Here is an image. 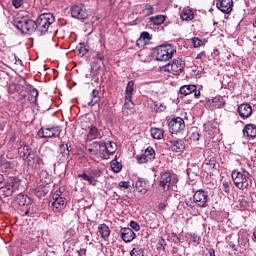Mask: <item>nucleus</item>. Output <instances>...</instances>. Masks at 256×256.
<instances>
[{"mask_svg": "<svg viewBox=\"0 0 256 256\" xmlns=\"http://www.w3.org/2000/svg\"><path fill=\"white\" fill-rule=\"evenodd\" d=\"M110 167L114 173H121V170L123 169V165L117 161V158L110 162Z\"/></svg>", "mask_w": 256, "mask_h": 256, "instance_id": "nucleus-33", "label": "nucleus"}, {"mask_svg": "<svg viewBox=\"0 0 256 256\" xmlns=\"http://www.w3.org/2000/svg\"><path fill=\"white\" fill-rule=\"evenodd\" d=\"M130 256H145V250L140 247L133 248L130 251Z\"/></svg>", "mask_w": 256, "mask_h": 256, "instance_id": "nucleus-42", "label": "nucleus"}, {"mask_svg": "<svg viewBox=\"0 0 256 256\" xmlns=\"http://www.w3.org/2000/svg\"><path fill=\"white\" fill-rule=\"evenodd\" d=\"M232 181L241 191H245V189H249V184L251 183V174L245 169L241 170H233L232 174Z\"/></svg>", "mask_w": 256, "mask_h": 256, "instance_id": "nucleus-1", "label": "nucleus"}, {"mask_svg": "<svg viewBox=\"0 0 256 256\" xmlns=\"http://www.w3.org/2000/svg\"><path fill=\"white\" fill-rule=\"evenodd\" d=\"M150 133L153 139H158V140L163 139L164 132L161 128H151Z\"/></svg>", "mask_w": 256, "mask_h": 256, "instance_id": "nucleus-34", "label": "nucleus"}, {"mask_svg": "<svg viewBox=\"0 0 256 256\" xmlns=\"http://www.w3.org/2000/svg\"><path fill=\"white\" fill-rule=\"evenodd\" d=\"M164 71L172 75H181L183 73V63L181 59L173 60L164 66Z\"/></svg>", "mask_w": 256, "mask_h": 256, "instance_id": "nucleus-12", "label": "nucleus"}, {"mask_svg": "<svg viewBox=\"0 0 256 256\" xmlns=\"http://www.w3.org/2000/svg\"><path fill=\"white\" fill-rule=\"evenodd\" d=\"M133 109H135V103H133L131 98H127V96H125L124 111L128 110L130 113H133Z\"/></svg>", "mask_w": 256, "mask_h": 256, "instance_id": "nucleus-37", "label": "nucleus"}, {"mask_svg": "<svg viewBox=\"0 0 256 256\" xmlns=\"http://www.w3.org/2000/svg\"><path fill=\"white\" fill-rule=\"evenodd\" d=\"M103 137V133L97 126H89L88 127V134H87V141H93L95 139H101Z\"/></svg>", "mask_w": 256, "mask_h": 256, "instance_id": "nucleus-22", "label": "nucleus"}, {"mask_svg": "<svg viewBox=\"0 0 256 256\" xmlns=\"http://www.w3.org/2000/svg\"><path fill=\"white\" fill-rule=\"evenodd\" d=\"M15 139H16L15 136H12V137L10 138V141L13 142V141H15Z\"/></svg>", "mask_w": 256, "mask_h": 256, "instance_id": "nucleus-64", "label": "nucleus"}, {"mask_svg": "<svg viewBox=\"0 0 256 256\" xmlns=\"http://www.w3.org/2000/svg\"><path fill=\"white\" fill-rule=\"evenodd\" d=\"M26 163L28 167H31V169H39V166L43 165V160L39 155H37V152L34 151V153L30 154L26 159Z\"/></svg>", "mask_w": 256, "mask_h": 256, "instance_id": "nucleus-17", "label": "nucleus"}, {"mask_svg": "<svg viewBox=\"0 0 256 256\" xmlns=\"http://www.w3.org/2000/svg\"><path fill=\"white\" fill-rule=\"evenodd\" d=\"M40 179L42 181L44 179V183H46L47 185H49V183H51V177L49 176V172H47V170H42L40 172Z\"/></svg>", "mask_w": 256, "mask_h": 256, "instance_id": "nucleus-43", "label": "nucleus"}, {"mask_svg": "<svg viewBox=\"0 0 256 256\" xmlns=\"http://www.w3.org/2000/svg\"><path fill=\"white\" fill-rule=\"evenodd\" d=\"M253 237H254V239L256 240V228H255V230H254V232H253Z\"/></svg>", "mask_w": 256, "mask_h": 256, "instance_id": "nucleus-63", "label": "nucleus"}, {"mask_svg": "<svg viewBox=\"0 0 256 256\" xmlns=\"http://www.w3.org/2000/svg\"><path fill=\"white\" fill-rule=\"evenodd\" d=\"M59 135H61V128L58 126L41 128L38 131V137H40V139H52V137H59Z\"/></svg>", "mask_w": 256, "mask_h": 256, "instance_id": "nucleus-11", "label": "nucleus"}, {"mask_svg": "<svg viewBox=\"0 0 256 256\" xmlns=\"http://www.w3.org/2000/svg\"><path fill=\"white\" fill-rule=\"evenodd\" d=\"M168 146L170 147L171 151H173L174 153H181V151L185 149V143H183V140L169 141Z\"/></svg>", "mask_w": 256, "mask_h": 256, "instance_id": "nucleus-25", "label": "nucleus"}, {"mask_svg": "<svg viewBox=\"0 0 256 256\" xmlns=\"http://www.w3.org/2000/svg\"><path fill=\"white\" fill-rule=\"evenodd\" d=\"M79 55L82 57L87 55L89 51V46L85 45V43H81L80 46L78 47Z\"/></svg>", "mask_w": 256, "mask_h": 256, "instance_id": "nucleus-45", "label": "nucleus"}, {"mask_svg": "<svg viewBox=\"0 0 256 256\" xmlns=\"http://www.w3.org/2000/svg\"><path fill=\"white\" fill-rule=\"evenodd\" d=\"M238 114L241 119H249L253 115V107L249 103H243L238 106Z\"/></svg>", "mask_w": 256, "mask_h": 256, "instance_id": "nucleus-18", "label": "nucleus"}, {"mask_svg": "<svg viewBox=\"0 0 256 256\" xmlns=\"http://www.w3.org/2000/svg\"><path fill=\"white\" fill-rule=\"evenodd\" d=\"M140 39L143 41H151V34L149 32H142L140 35Z\"/></svg>", "mask_w": 256, "mask_h": 256, "instance_id": "nucleus-48", "label": "nucleus"}, {"mask_svg": "<svg viewBox=\"0 0 256 256\" xmlns=\"http://www.w3.org/2000/svg\"><path fill=\"white\" fill-rule=\"evenodd\" d=\"M166 16L159 14L149 18L150 23L153 25H163L165 23Z\"/></svg>", "mask_w": 256, "mask_h": 256, "instance_id": "nucleus-30", "label": "nucleus"}, {"mask_svg": "<svg viewBox=\"0 0 256 256\" xmlns=\"http://www.w3.org/2000/svg\"><path fill=\"white\" fill-rule=\"evenodd\" d=\"M91 101L88 102V106L89 107H95V105H97V97H99V90L97 89H93L92 93H91Z\"/></svg>", "mask_w": 256, "mask_h": 256, "instance_id": "nucleus-39", "label": "nucleus"}, {"mask_svg": "<svg viewBox=\"0 0 256 256\" xmlns=\"http://www.w3.org/2000/svg\"><path fill=\"white\" fill-rule=\"evenodd\" d=\"M49 207L54 213H61L67 207V198H65L61 189L53 194L52 200L49 202Z\"/></svg>", "mask_w": 256, "mask_h": 256, "instance_id": "nucleus-3", "label": "nucleus"}, {"mask_svg": "<svg viewBox=\"0 0 256 256\" xmlns=\"http://www.w3.org/2000/svg\"><path fill=\"white\" fill-rule=\"evenodd\" d=\"M18 145V154L23 161H27V159L35 152L33 148L23 141H19Z\"/></svg>", "mask_w": 256, "mask_h": 256, "instance_id": "nucleus-14", "label": "nucleus"}, {"mask_svg": "<svg viewBox=\"0 0 256 256\" xmlns=\"http://www.w3.org/2000/svg\"><path fill=\"white\" fill-rule=\"evenodd\" d=\"M207 197V192L203 190H198L193 195V201L194 203H196V205H198V207H205V205L207 204Z\"/></svg>", "mask_w": 256, "mask_h": 256, "instance_id": "nucleus-19", "label": "nucleus"}, {"mask_svg": "<svg viewBox=\"0 0 256 256\" xmlns=\"http://www.w3.org/2000/svg\"><path fill=\"white\" fill-rule=\"evenodd\" d=\"M216 7L222 13L229 15L233 11V0H216Z\"/></svg>", "mask_w": 256, "mask_h": 256, "instance_id": "nucleus-16", "label": "nucleus"}, {"mask_svg": "<svg viewBox=\"0 0 256 256\" xmlns=\"http://www.w3.org/2000/svg\"><path fill=\"white\" fill-rule=\"evenodd\" d=\"M120 235H121V239H122V241H124V243H131V241H133V239H135V237H137V235L131 228H121Z\"/></svg>", "mask_w": 256, "mask_h": 256, "instance_id": "nucleus-21", "label": "nucleus"}, {"mask_svg": "<svg viewBox=\"0 0 256 256\" xmlns=\"http://www.w3.org/2000/svg\"><path fill=\"white\" fill-rule=\"evenodd\" d=\"M101 175H103L101 168H89L86 172L78 174V179H83V181H87L88 185L97 187V179H99Z\"/></svg>", "mask_w": 256, "mask_h": 256, "instance_id": "nucleus-5", "label": "nucleus"}, {"mask_svg": "<svg viewBox=\"0 0 256 256\" xmlns=\"http://www.w3.org/2000/svg\"><path fill=\"white\" fill-rule=\"evenodd\" d=\"M135 189L138 193L145 195L147 191H149V185L147 184V180L143 178H138L135 182Z\"/></svg>", "mask_w": 256, "mask_h": 256, "instance_id": "nucleus-24", "label": "nucleus"}, {"mask_svg": "<svg viewBox=\"0 0 256 256\" xmlns=\"http://www.w3.org/2000/svg\"><path fill=\"white\" fill-rule=\"evenodd\" d=\"M165 207H167V206L165 205V203H160L159 206H158V209H159L160 211H163V210H165Z\"/></svg>", "mask_w": 256, "mask_h": 256, "instance_id": "nucleus-58", "label": "nucleus"}, {"mask_svg": "<svg viewBox=\"0 0 256 256\" xmlns=\"http://www.w3.org/2000/svg\"><path fill=\"white\" fill-rule=\"evenodd\" d=\"M180 18L182 21H192L193 20V10L190 8H184L180 13Z\"/></svg>", "mask_w": 256, "mask_h": 256, "instance_id": "nucleus-29", "label": "nucleus"}, {"mask_svg": "<svg viewBox=\"0 0 256 256\" xmlns=\"http://www.w3.org/2000/svg\"><path fill=\"white\" fill-rule=\"evenodd\" d=\"M207 40L205 38L194 37L193 38V47L197 49L199 47H205Z\"/></svg>", "mask_w": 256, "mask_h": 256, "instance_id": "nucleus-36", "label": "nucleus"}, {"mask_svg": "<svg viewBox=\"0 0 256 256\" xmlns=\"http://www.w3.org/2000/svg\"><path fill=\"white\" fill-rule=\"evenodd\" d=\"M130 227L134 229V231H141V226L136 221H130Z\"/></svg>", "mask_w": 256, "mask_h": 256, "instance_id": "nucleus-47", "label": "nucleus"}, {"mask_svg": "<svg viewBox=\"0 0 256 256\" xmlns=\"http://www.w3.org/2000/svg\"><path fill=\"white\" fill-rule=\"evenodd\" d=\"M191 93H193V87L191 85H184L180 88V95L187 97V95H191Z\"/></svg>", "mask_w": 256, "mask_h": 256, "instance_id": "nucleus-41", "label": "nucleus"}, {"mask_svg": "<svg viewBox=\"0 0 256 256\" xmlns=\"http://www.w3.org/2000/svg\"><path fill=\"white\" fill-rule=\"evenodd\" d=\"M24 0H12V5L15 9H21L23 7Z\"/></svg>", "mask_w": 256, "mask_h": 256, "instance_id": "nucleus-46", "label": "nucleus"}, {"mask_svg": "<svg viewBox=\"0 0 256 256\" xmlns=\"http://www.w3.org/2000/svg\"><path fill=\"white\" fill-rule=\"evenodd\" d=\"M186 205L187 207H191V209H193V201L191 199L190 200L186 199Z\"/></svg>", "mask_w": 256, "mask_h": 256, "instance_id": "nucleus-57", "label": "nucleus"}, {"mask_svg": "<svg viewBox=\"0 0 256 256\" xmlns=\"http://www.w3.org/2000/svg\"><path fill=\"white\" fill-rule=\"evenodd\" d=\"M115 151H117V144L115 142H109L108 144L106 143V153L108 155V159L115 153Z\"/></svg>", "mask_w": 256, "mask_h": 256, "instance_id": "nucleus-35", "label": "nucleus"}, {"mask_svg": "<svg viewBox=\"0 0 256 256\" xmlns=\"http://www.w3.org/2000/svg\"><path fill=\"white\" fill-rule=\"evenodd\" d=\"M24 215H29V208H26Z\"/></svg>", "mask_w": 256, "mask_h": 256, "instance_id": "nucleus-62", "label": "nucleus"}, {"mask_svg": "<svg viewBox=\"0 0 256 256\" xmlns=\"http://www.w3.org/2000/svg\"><path fill=\"white\" fill-rule=\"evenodd\" d=\"M199 137H200L199 132H194V133H193V139H194V141H199Z\"/></svg>", "mask_w": 256, "mask_h": 256, "instance_id": "nucleus-55", "label": "nucleus"}, {"mask_svg": "<svg viewBox=\"0 0 256 256\" xmlns=\"http://www.w3.org/2000/svg\"><path fill=\"white\" fill-rule=\"evenodd\" d=\"M171 172H161L158 178V185L163 189L165 193L171 189Z\"/></svg>", "mask_w": 256, "mask_h": 256, "instance_id": "nucleus-13", "label": "nucleus"}, {"mask_svg": "<svg viewBox=\"0 0 256 256\" xmlns=\"http://www.w3.org/2000/svg\"><path fill=\"white\" fill-rule=\"evenodd\" d=\"M96 57H97V59L99 60V61H103V59H105V55H103V52H97L96 53Z\"/></svg>", "mask_w": 256, "mask_h": 256, "instance_id": "nucleus-53", "label": "nucleus"}, {"mask_svg": "<svg viewBox=\"0 0 256 256\" xmlns=\"http://www.w3.org/2000/svg\"><path fill=\"white\" fill-rule=\"evenodd\" d=\"M153 111H155L156 113H163V111H165V109H167V106H165V104L161 103V102H157L155 101L153 103V107H152Z\"/></svg>", "mask_w": 256, "mask_h": 256, "instance_id": "nucleus-40", "label": "nucleus"}, {"mask_svg": "<svg viewBox=\"0 0 256 256\" xmlns=\"http://www.w3.org/2000/svg\"><path fill=\"white\" fill-rule=\"evenodd\" d=\"M222 187H223L225 193H229V187H231V181L224 180L222 182Z\"/></svg>", "mask_w": 256, "mask_h": 256, "instance_id": "nucleus-49", "label": "nucleus"}, {"mask_svg": "<svg viewBox=\"0 0 256 256\" xmlns=\"http://www.w3.org/2000/svg\"><path fill=\"white\" fill-rule=\"evenodd\" d=\"M175 53V48L171 45H161L154 49L152 55L156 61H169Z\"/></svg>", "mask_w": 256, "mask_h": 256, "instance_id": "nucleus-4", "label": "nucleus"}, {"mask_svg": "<svg viewBox=\"0 0 256 256\" xmlns=\"http://www.w3.org/2000/svg\"><path fill=\"white\" fill-rule=\"evenodd\" d=\"M240 203H241L242 207H247V205H248L247 201L244 200V199H242V200L240 201Z\"/></svg>", "mask_w": 256, "mask_h": 256, "instance_id": "nucleus-59", "label": "nucleus"}, {"mask_svg": "<svg viewBox=\"0 0 256 256\" xmlns=\"http://www.w3.org/2000/svg\"><path fill=\"white\" fill-rule=\"evenodd\" d=\"M70 13L73 19H78L79 21H85L89 17L87 13V8L84 4H74L70 8Z\"/></svg>", "mask_w": 256, "mask_h": 256, "instance_id": "nucleus-9", "label": "nucleus"}, {"mask_svg": "<svg viewBox=\"0 0 256 256\" xmlns=\"http://www.w3.org/2000/svg\"><path fill=\"white\" fill-rule=\"evenodd\" d=\"M3 167L5 169H15V162H6L4 163Z\"/></svg>", "mask_w": 256, "mask_h": 256, "instance_id": "nucleus-50", "label": "nucleus"}, {"mask_svg": "<svg viewBox=\"0 0 256 256\" xmlns=\"http://www.w3.org/2000/svg\"><path fill=\"white\" fill-rule=\"evenodd\" d=\"M193 93H194V97H199L201 95V91L197 90V86L193 85Z\"/></svg>", "mask_w": 256, "mask_h": 256, "instance_id": "nucleus-54", "label": "nucleus"}, {"mask_svg": "<svg viewBox=\"0 0 256 256\" xmlns=\"http://www.w3.org/2000/svg\"><path fill=\"white\" fill-rule=\"evenodd\" d=\"M168 128L172 135H179V133H183V131H185V120L181 117L173 118L168 123Z\"/></svg>", "mask_w": 256, "mask_h": 256, "instance_id": "nucleus-10", "label": "nucleus"}, {"mask_svg": "<svg viewBox=\"0 0 256 256\" xmlns=\"http://www.w3.org/2000/svg\"><path fill=\"white\" fill-rule=\"evenodd\" d=\"M206 54H205V51H202L201 53H199L196 57V59H203V57H205Z\"/></svg>", "mask_w": 256, "mask_h": 256, "instance_id": "nucleus-56", "label": "nucleus"}, {"mask_svg": "<svg viewBox=\"0 0 256 256\" xmlns=\"http://www.w3.org/2000/svg\"><path fill=\"white\" fill-rule=\"evenodd\" d=\"M47 193L48 191L47 189H45V187L39 186L38 188L35 189V195L37 197H45Z\"/></svg>", "mask_w": 256, "mask_h": 256, "instance_id": "nucleus-44", "label": "nucleus"}, {"mask_svg": "<svg viewBox=\"0 0 256 256\" xmlns=\"http://www.w3.org/2000/svg\"><path fill=\"white\" fill-rule=\"evenodd\" d=\"M13 25L18 29V31H21V33L24 34L28 33L31 35V33H35V31H37L36 21L31 19L21 18L19 20H14Z\"/></svg>", "mask_w": 256, "mask_h": 256, "instance_id": "nucleus-6", "label": "nucleus"}, {"mask_svg": "<svg viewBox=\"0 0 256 256\" xmlns=\"http://www.w3.org/2000/svg\"><path fill=\"white\" fill-rule=\"evenodd\" d=\"M146 11L147 15H153V11H155V9L151 5H146Z\"/></svg>", "mask_w": 256, "mask_h": 256, "instance_id": "nucleus-52", "label": "nucleus"}, {"mask_svg": "<svg viewBox=\"0 0 256 256\" xmlns=\"http://www.w3.org/2000/svg\"><path fill=\"white\" fill-rule=\"evenodd\" d=\"M134 88H135V82L133 80H130L127 83L126 90H125V97H127V99H132Z\"/></svg>", "mask_w": 256, "mask_h": 256, "instance_id": "nucleus-32", "label": "nucleus"}, {"mask_svg": "<svg viewBox=\"0 0 256 256\" xmlns=\"http://www.w3.org/2000/svg\"><path fill=\"white\" fill-rule=\"evenodd\" d=\"M208 103H210V105L214 107V109H223L225 107V98L218 95L208 100Z\"/></svg>", "mask_w": 256, "mask_h": 256, "instance_id": "nucleus-26", "label": "nucleus"}, {"mask_svg": "<svg viewBox=\"0 0 256 256\" xmlns=\"http://www.w3.org/2000/svg\"><path fill=\"white\" fill-rule=\"evenodd\" d=\"M136 159L139 164L149 163V161H153V159H155V150L153 149V147L149 146L148 148H146L144 153L136 157Z\"/></svg>", "mask_w": 256, "mask_h": 256, "instance_id": "nucleus-15", "label": "nucleus"}, {"mask_svg": "<svg viewBox=\"0 0 256 256\" xmlns=\"http://www.w3.org/2000/svg\"><path fill=\"white\" fill-rule=\"evenodd\" d=\"M87 151L90 155H95V157H100V159H108L106 142L94 141L89 145Z\"/></svg>", "mask_w": 256, "mask_h": 256, "instance_id": "nucleus-8", "label": "nucleus"}, {"mask_svg": "<svg viewBox=\"0 0 256 256\" xmlns=\"http://www.w3.org/2000/svg\"><path fill=\"white\" fill-rule=\"evenodd\" d=\"M119 187L123 188V189H129L130 185H129V182L127 181H121L119 182Z\"/></svg>", "mask_w": 256, "mask_h": 256, "instance_id": "nucleus-51", "label": "nucleus"}, {"mask_svg": "<svg viewBox=\"0 0 256 256\" xmlns=\"http://www.w3.org/2000/svg\"><path fill=\"white\" fill-rule=\"evenodd\" d=\"M3 181H5V178L3 177V174H0V183H2Z\"/></svg>", "mask_w": 256, "mask_h": 256, "instance_id": "nucleus-61", "label": "nucleus"}, {"mask_svg": "<svg viewBox=\"0 0 256 256\" xmlns=\"http://www.w3.org/2000/svg\"><path fill=\"white\" fill-rule=\"evenodd\" d=\"M53 23H55V17H53V14H41L36 20V31H38L40 35H45Z\"/></svg>", "mask_w": 256, "mask_h": 256, "instance_id": "nucleus-2", "label": "nucleus"}, {"mask_svg": "<svg viewBox=\"0 0 256 256\" xmlns=\"http://www.w3.org/2000/svg\"><path fill=\"white\" fill-rule=\"evenodd\" d=\"M21 180L17 177H11L7 180L4 186L0 188V195L2 197H11L16 191H19Z\"/></svg>", "mask_w": 256, "mask_h": 256, "instance_id": "nucleus-7", "label": "nucleus"}, {"mask_svg": "<svg viewBox=\"0 0 256 256\" xmlns=\"http://www.w3.org/2000/svg\"><path fill=\"white\" fill-rule=\"evenodd\" d=\"M17 199L21 207H29L31 205V198L27 195L19 194Z\"/></svg>", "mask_w": 256, "mask_h": 256, "instance_id": "nucleus-31", "label": "nucleus"}, {"mask_svg": "<svg viewBox=\"0 0 256 256\" xmlns=\"http://www.w3.org/2000/svg\"><path fill=\"white\" fill-rule=\"evenodd\" d=\"M98 232L100 234V237L107 241L109 239V236L111 235V229L107 226V224L103 223L98 226Z\"/></svg>", "mask_w": 256, "mask_h": 256, "instance_id": "nucleus-27", "label": "nucleus"}, {"mask_svg": "<svg viewBox=\"0 0 256 256\" xmlns=\"http://www.w3.org/2000/svg\"><path fill=\"white\" fill-rule=\"evenodd\" d=\"M231 249H233V251H237V245L235 244H230Z\"/></svg>", "mask_w": 256, "mask_h": 256, "instance_id": "nucleus-60", "label": "nucleus"}, {"mask_svg": "<svg viewBox=\"0 0 256 256\" xmlns=\"http://www.w3.org/2000/svg\"><path fill=\"white\" fill-rule=\"evenodd\" d=\"M9 83V74L7 72L0 70V85L1 87L7 86Z\"/></svg>", "mask_w": 256, "mask_h": 256, "instance_id": "nucleus-38", "label": "nucleus"}, {"mask_svg": "<svg viewBox=\"0 0 256 256\" xmlns=\"http://www.w3.org/2000/svg\"><path fill=\"white\" fill-rule=\"evenodd\" d=\"M71 151L69 150V145L67 144H60L59 147V154H58V159L60 161V163H65V161H67V159H69V155H70Z\"/></svg>", "mask_w": 256, "mask_h": 256, "instance_id": "nucleus-23", "label": "nucleus"}, {"mask_svg": "<svg viewBox=\"0 0 256 256\" xmlns=\"http://www.w3.org/2000/svg\"><path fill=\"white\" fill-rule=\"evenodd\" d=\"M24 101H22L23 105H38L37 97H39V91L35 88L31 89L27 95H24ZM27 101V102H25Z\"/></svg>", "mask_w": 256, "mask_h": 256, "instance_id": "nucleus-20", "label": "nucleus"}, {"mask_svg": "<svg viewBox=\"0 0 256 256\" xmlns=\"http://www.w3.org/2000/svg\"><path fill=\"white\" fill-rule=\"evenodd\" d=\"M243 135H245L246 137H251V139H255L256 125L255 124H247L243 129Z\"/></svg>", "mask_w": 256, "mask_h": 256, "instance_id": "nucleus-28", "label": "nucleus"}]
</instances>
